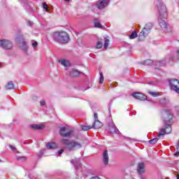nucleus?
<instances>
[{
  "instance_id": "f03ea898",
  "label": "nucleus",
  "mask_w": 179,
  "mask_h": 179,
  "mask_svg": "<svg viewBox=\"0 0 179 179\" xmlns=\"http://www.w3.org/2000/svg\"><path fill=\"white\" fill-rule=\"evenodd\" d=\"M157 8L159 13V18L158 19L159 24L162 29H167V24L163 20L167 17V8L160 0H158L157 3ZM162 17H163V19H162Z\"/></svg>"
},
{
  "instance_id": "a18cd8bd",
  "label": "nucleus",
  "mask_w": 179,
  "mask_h": 179,
  "mask_svg": "<svg viewBox=\"0 0 179 179\" xmlns=\"http://www.w3.org/2000/svg\"><path fill=\"white\" fill-rule=\"evenodd\" d=\"M177 179H179V175L177 176Z\"/></svg>"
},
{
  "instance_id": "f704fd0d",
  "label": "nucleus",
  "mask_w": 179,
  "mask_h": 179,
  "mask_svg": "<svg viewBox=\"0 0 179 179\" xmlns=\"http://www.w3.org/2000/svg\"><path fill=\"white\" fill-rule=\"evenodd\" d=\"M43 9H45V10H48V6H47V3H43Z\"/></svg>"
},
{
  "instance_id": "37998d69",
  "label": "nucleus",
  "mask_w": 179,
  "mask_h": 179,
  "mask_svg": "<svg viewBox=\"0 0 179 179\" xmlns=\"http://www.w3.org/2000/svg\"><path fill=\"white\" fill-rule=\"evenodd\" d=\"M176 149H177L178 150H179V143H177V144H176Z\"/></svg>"
},
{
  "instance_id": "b1692460",
  "label": "nucleus",
  "mask_w": 179,
  "mask_h": 179,
  "mask_svg": "<svg viewBox=\"0 0 179 179\" xmlns=\"http://www.w3.org/2000/svg\"><path fill=\"white\" fill-rule=\"evenodd\" d=\"M138 37V34L136 31H133L131 34L129 36L130 40H134V38H136Z\"/></svg>"
},
{
  "instance_id": "79ce46f5",
  "label": "nucleus",
  "mask_w": 179,
  "mask_h": 179,
  "mask_svg": "<svg viewBox=\"0 0 179 179\" xmlns=\"http://www.w3.org/2000/svg\"><path fill=\"white\" fill-rule=\"evenodd\" d=\"M175 156H176V157H178V156H179V151H177V152L175 153Z\"/></svg>"
},
{
  "instance_id": "39448f33",
  "label": "nucleus",
  "mask_w": 179,
  "mask_h": 179,
  "mask_svg": "<svg viewBox=\"0 0 179 179\" xmlns=\"http://www.w3.org/2000/svg\"><path fill=\"white\" fill-rule=\"evenodd\" d=\"M169 86L171 90H173L178 94H179V80L178 79L173 78L169 80Z\"/></svg>"
},
{
  "instance_id": "9b49d317",
  "label": "nucleus",
  "mask_w": 179,
  "mask_h": 179,
  "mask_svg": "<svg viewBox=\"0 0 179 179\" xmlns=\"http://www.w3.org/2000/svg\"><path fill=\"white\" fill-rule=\"evenodd\" d=\"M131 96L137 100H141L142 101L146 100V95L141 92H134L131 94Z\"/></svg>"
},
{
  "instance_id": "49530a36",
  "label": "nucleus",
  "mask_w": 179,
  "mask_h": 179,
  "mask_svg": "<svg viewBox=\"0 0 179 179\" xmlns=\"http://www.w3.org/2000/svg\"><path fill=\"white\" fill-rule=\"evenodd\" d=\"M176 108H178V109H179V107H178V106H176Z\"/></svg>"
},
{
  "instance_id": "72a5a7b5",
  "label": "nucleus",
  "mask_w": 179,
  "mask_h": 179,
  "mask_svg": "<svg viewBox=\"0 0 179 179\" xmlns=\"http://www.w3.org/2000/svg\"><path fill=\"white\" fill-rule=\"evenodd\" d=\"M17 160H22V162H26V157H17Z\"/></svg>"
},
{
  "instance_id": "20e7f679",
  "label": "nucleus",
  "mask_w": 179,
  "mask_h": 179,
  "mask_svg": "<svg viewBox=\"0 0 179 179\" xmlns=\"http://www.w3.org/2000/svg\"><path fill=\"white\" fill-rule=\"evenodd\" d=\"M153 27V24L151 22H148L145 24V27L143 28L142 31L140 32L138 35V41H143L146 37L149 35V33H150V30H152Z\"/></svg>"
},
{
  "instance_id": "f8f14e48",
  "label": "nucleus",
  "mask_w": 179,
  "mask_h": 179,
  "mask_svg": "<svg viewBox=\"0 0 179 179\" xmlns=\"http://www.w3.org/2000/svg\"><path fill=\"white\" fill-rule=\"evenodd\" d=\"M108 5V0H99L96 3V8H98V9H104V8H106V6H107Z\"/></svg>"
},
{
  "instance_id": "de8ad7c7",
  "label": "nucleus",
  "mask_w": 179,
  "mask_h": 179,
  "mask_svg": "<svg viewBox=\"0 0 179 179\" xmlns=\"http://www.w3.org/2000/svg\"><path fill=\"white\" fill-rule=\"evenodd\" d=\"M0 66H1V63H0Z\"/></svg>"
},
{
  "instance_id": "dca6fc26",
  "label": "nucleus",
  "mask_w": 179,
  "mask_h": 179,
  "mask_svg": "<svg viewBox=\"0 0 179 179\" xmlns=\"http://www.w3.org/2000/svg\"><path fill=\"white\" fill-rule=\"evenodd\" d=\"M80 73H82V72L76 69H71L70 71V76H71V78H76V76H79Z\"/></svg>"
},
{
  "instance_id": "423d86ee",
  "label": "nucleus",
  "mask_w": 179,
  "mask_h": 179,
  "mask_svg": "<svg viewBox=\"0 0 179 179\" xmlns=\"http://www.w3.org/2000/svg\"><path fill=\"white\" fill-rule=\"evenodd\" d=\"M15 41L17 43H20V47L24 52L27 53V50L29 48V46H27V44L26 43V41H24V38H23V36H19L15 38Z\"/></svg>"
},
{
  "instance_id": "58836bf2",
  "label": "nucleus",
  "mask_w": 179,
  "mask_h": 179,
  "mask_svg": "<svg viewBox=\"0 0 179 179\" xmlns=\"http://www.w3.org/2000/svg\"><path fill=\"white\" fill-rule=\"evenodd\" d=\"M64 153V149H61L60 150L58 151V155H61Z\"/></svg>"
},
{
  "instance_id": "473e14b6",
  "label": "nucleus",
  "mask_w": 179,
  "mask_h": 179,
  "mask_svg": "<svg viewBox=\"0 0 179 179\" xmlns=\"http://www.w3.org/2000/svg\"><path fill=\"white\" fill-rule=\"evenodd\" d=\"M103 47V43L100 41H99L97 43H96V48L98 49H100Z\"/></svg>"
},
{
  "instance_id": "2eb2a0df",
  "label": "nucleus",
  "mask_w": 179,
  "mask_h": 179,
  "mask_svg": "<svg viewBox=\"0 0 179 179\" xmlns=\"http://www.w3.org/2000/svg\"><path fill=\"white\" fill-rule=\"evenodd\" d=\"M71 163L72 164H74V166L76 167V169H79V167H80L81 164H80V159L79 158H76L75 159H72L71 161Z\"/></svg>"
},
{
  "instance_id": "4468645a",
  "label": "nucleus",
  "mask_w": 179,
  "mask_h": 179,
  "mask_svg": "<svg viewBox=\"0 0 179 179\" xmlns=\"http://www.w3.org/2000/svg\"><path fill=\"white\" fill-rule=\"evenodd\" d=\"M103 163L106 166L108 164V151L107 150H104L103 153Z\"/></svg>"
},
{
  "instance_id": "ea45409f",
  "label": "nucleus",
  "mask_w": 179,
  "mask_h": 179,
  "mask_svg": "<svg viewBox=\"0 0 179 179\" xmlns=\"http://www.w3.org/2000/svg\"><path fill=\"white\" fill-rule=\"evenodd\" d=\"M10 149H12V150H16V147H15L14 145H10Z\"/></svg>"
},
{
  "instance_id": "5701e85b",
  "label": "nucleus",
  "mask_w": 179,
  "mask_h": 179,
  "mask_svg": "<svg viewBox=\"0 0 179 179\" xmlns=\"http://www.w3.org/2000/svg\"><path fill=\"white\" fill-rule=\"evenodd\" d=\"M6 88L8 90H12V89H15V85H13V83L12 81H10L8 83L7 85L6 86Z\"/></svg>"
},
{
  "instance_id": "f3484780",
  "label": "nucleus",
  "mask_w": 179,
  "mask_h": 179,
  "mask_svg": "<svg viewBox=\"0 0 179 179\" xmlns=\"http://www.w3.org/2000/svg\"><path fill=\"white\" fill-rule=\"evenodd\" d=\"M103 127V123L100 122L99 120H94V122L92 125V128H94V129H99Z\"/></svg>"
},
{
  "instance_id": "4c0bfd02",
  "label": "nucleus",
  "mask_w": 179,
  "mask_h": 179,
  "mask_svg": "<svg viewBox=\"0 0 179 179\" xmlns=\"http://www.w3.org/2000/svg\"><path fill=\"white\" fill-rule=\"evenodd\" d=\"M40 104H41V106H45V101H44V100L41 101Z\"/></svg>"
},
{
  "instance_id": "cd10ccee",
  "label": "nucleus",
  "mask_w": 179,
  "mask_h": 179,
  "mask_svg": "<svg viewBox=\"0 0 179 179\" xmlns=\"http://www.w3.org/2000/svg\"><path fill=\"white\" fill-rule=\"evenodd\" d=\"M153 64V60L152 59H147L143 62L144 65H152Z\"/></svg>"
},
{
  "instance_id": "4be33fe9",
  "label": "nucleus",
  "mask_w": 179,
  "mask_h": 179,
  "mask_svg": "<svg viewBox=\"0 0 179 179\" xmlns=\"http://www.w3.org/2000/svg\"><path fill=\"white\" fill-rule=\"evenodd\" d=\"M30 127H31V128H32V129L41 130L44 128V125H43V124H31Z\"/></svg>"
},
{
  "instance_id": "6ab92c4d",
  "label": "nucleus",
  "mask_w": 179,
  "mask_h": 179,
  "mask_svg": "<svg viewBox=\"0 0 179 179\" xmlns=\"http://www.w3.org/2000/svg\"><path fill=\"white\" fill-rule=\"evenodd\" d=\"M47 149H57L58 148V145L56 143H48L46 144Z\"/></svg>"
},
{
  "instance_id": "6e6552de",
  "label": "nucleus",
  "mask_w": 179,
  "mask_h": 179,
  "mask_svg": "<svg viewBox=\"0 0 179 179\" xmlns=\"http://www.w3.org/2000/svg\"><path fill=\"white\" fill-rule=\"evenodd\" d=\"M0 47H2L4 50H10L13 47V44L9 40L3 39L0 40Z\"/></svg>"
},
{
  "instance_id": "c756f323",
  "label": "nucleus",
  "mask_w": 179,
  "mask_h": 179,
  "mask_svg": "<svg viewBox=\"0 0 179 179\" xmlns=\"http://www.w3.org/2000/svg\"><path fill=\"white\" fill-rule=\"evenodd\" d=\"M44 152H45V150H41L40 152L38 153V157L39 159H41V157H43V155H44Z\"/></svg>"
},
{
  "instance_id": "f257e3e1",
  "label": "nucleus",
  "mask_w": 179,
  "mask_h": 179,
  "mask_svg": "<svg viewBox=\"0 0 179 179\" xmlns=\"http://www.w3.org/2000/svg\"><path fill=\"white\" fill-rule=\"evenodd\" d=\"M173 113H171V110L169 108H165L164 109V111L162 112V119L164 121L165 128H162L159 130V134L158 135L159 138L171 134V125L173 122Z\"/></svg>"
},
{
  "instance_id": "a211bd4d",
  "label": "nucleus",
  "mask_w": 179,
  "mask_h": 179,
  "mask_svg": "<svg viewBox=\"0 0 179 179\" xmlns=\"http://www.w3.org/2000/svg\"><path fill=\"white\" fill-rule=\"evenodd\" d=\"M59 62L62 65H63V66H65V68H66L67 66H71V63L66 59H60L59 60Z\"/></svg>"
},
{
  "instance_id": "9d476101",
  "label": "nucleus",
  "mask_w": 179,
  "mask_h": 179,
  "mask_svg": "<svg viewBox=\"0 0 179 179\" xmlns=\"http://www.w3.org/2000/svg\"><path fill=\"white\" fill-rule=\"evenodd\" d=\"M137 173L141 178H142V175L145 173V164L143 162H139L137 166Z\"/></svg>"
},
{
  "instance_id": "aec40b11",
  "label": "nucleus",
  "mask_w": 179,
  "mask_h": 179,
  "mask_svg": "<svg viewBox=\"0 0 179 179\" xmlns=\"http://www.w3.org/2000/svg\"><path fill=\"white\" fill-rule=\"evenodd\" d=\"M155 66H157L158 68H160L162 66H166V59L155 62Z\"/></svg>"
},
{
  "instance_id": "393cba45",
  "label": "nucleus",
  "mask_w": 179,
  "mask_h": 179,
  "mask_svg": "<svg viewBox=\"0 0 179 179\" xmlns=\"http://www.w3.org/2000/svg\"><path fill=\"white\" fill-rule=\"evenodd\" d=\"M94 27H98L99 29H101L102 26H101V23H100V22H97V20H94Z\"/></svg>"
},
{
  "instance_id": "2f4dec72",
  "label": "nucleus",
  "mask_w": 179,
  "mask_h": 179,
  "mask_svg": "<svg viewBox=\"0 0 179 179\" xmlns=\"http://www.w3.org/2000/svg\"><path fill=\"white\" fill-rule=\"evenodd\" d=\"M100 79H99V83H103L104 82V77L103 76V73H100Z\"/></svg>"
},
{
  "instance_id": "c85d7f7f",
  "label": "nucleus",
  "mask_w": 179,
  "mask_h": 179,
  "mask_svg": "<svg viewBox=\"0 0 179 179\" xmlns=\"http://www.w3.org/2000/svg\"><path fill=\"white\" fill-rule=\"evenodd\" d=\"M109 43H110V40L105 38V42H104V45H103L105 50H106V48H108Z\"/></svg>"
},
{
  "instance_id": "ddd939ff",
  "label": "nucleus",
  "mask_w": 179,
  "mask_h": 179,
  "mask_svg": "<svg viewBox=\"0 0 179 179\" xmlns=\"http://www.w3.org/2000/svg\"><path fill=\"white\" fill-rule=\"evenodd\" d=\"M109 132L110 134H120V130H118V129H117V126H115V124L112 122L109 125Z\"/></svg>"
},
{
  "instance_id": "a19ab883",
  "label": "nucleus",
  "mask_w": 179,
  "mask_h": 179,
  "mask_svg": "<svg viewBox=\"0 0 179 179\" xmlns=\"http://www.w3.org/2000/svg\"><path fill=\"white\" fill-rule=\"evenodd\" d=\"M27 25L28 26H32L33 25V22L31 21H28L27 22Z\"/></svg>"
},
{
  "instance_id": "412c9836",
  "label": "nucleus",
  "mask_w": 179,
  "mask_h": 179,
  "mask_svg": "<svg viewBox=\"0 0 179 179\" xmlns=\"http://www.w3.org/2000/svg\"><path fill=\"white\" fill-rule=\"evenodd\" d=\"M64 34L66 36V38L62 37L61 40H62V43L66 44V43L69 42V35H68V34L66 32H64Z\"/></svg>"
},
{
  "instance_id": "c9c22d12",
  "label": "nucleus",
  "mask_w": 179,
  "mask_h": 179,
  "mask_svg": "<svg viewBox=\"0 0 179 179\" xmlns=\"http://www.w3.org/2000/svg\"><path fill=\"white\" fill-rule=\"evenodd\" d=\"M94 121H98L99 120V117L97 116V113H94Z\"/></svg>"
},
{
  "instance_id": "bb28decb",
  "label": "nucleus",
  "mask_w": 179,
  "mask_h": 179,
  "mask_svg": "<svg viewBox=\"0 0 179 179\" xmlns=\"http://www.w3.org/2000/svg\"><path fill=\"white\" fill-rule=\"evenodd\" d=\"M83 131H89V129H92L93 128L92 126H82L81 127Z\"/></svg>"
},
{
  "instance_id": "a878e982",
  "label": "nucleus",
  "mask_w": 179,
  "mask_h": 179,
  "mask_svg": "<svg viewBox=\"0 0 179 179\" xmlns=\"http://www.w3.org/2000/svg\"><path fill=\"white\" fill-rule=\"evenodd\" d=\"M158 141H159L158 138H155L150 140L148 142L150 145H155V143H157Z\"/></svg>"
},
{
  "instance_id": "e433bc0d",
  "label": "nucleus",
  "mask_w": 179,
  "mask_h": 179,
  "mask_svg": "<svg viewBox=\"0 0 179 179\" xmlns=\"http://www.w3.org/2000/svg\"><path fill=\"white\" fill-rule=\"evenodd\" d=\"M37 45H38V43H37V41H35L34 43H32V47L34 48H36V47H37Z\"/></svg>"
},
{
  "instance_id": "c03bdc74",
  "label": "nucleus",
  "mask_w": 179,
  "mask_h": 179,
  "mask_svg": "<svg viewBox=\"0 0 179 179\" xmlns=\"http://www.w3.org/2000/svg\"><path fill=\"white\" fill-rule=\"evenodd\" d=\"M64 1H66V2H69L70 0H64Z\"/></svg>"
},
{
  "instance_id": "7ed1b4c3",
  "label": "nucleus",
  "mask_w": 179,
  "mask_h": 179,
  "mask_svg": "<svg viewBox=\"0 0 179 179\" xmlns=\"http://www.w3.org/2000/svg\"><path fill=\"white\" fill-rule=\"evenodd\" d=\"M62 145H64L66 152H75L78 149H81L82 144L75 140H69L68 138H62L60 141Z\"/></svg>"
},
{
  "instance_id": "7c9ffc66",
  "label": "nucleus",
  "mask_w": 179,
  "mask_h": 179,
  "mask_svg": "<svg viewBox=\"0 0 179 179\" xmlns=\"http://www.w3.org/2000/svg\"><path fill=\"white\" fill-rule=\"evenodd\" d=\"M148 93L151 94V96H152L153 97H157V96H159V94H157V92H153L149 91Z\"/></svg>"
},
{
  "instance_id": "0eeeda50",
  "label": "nucleus",
  "mask_w": 179,
  "mask_h": 179,
  "mask_svg": "<svg viewBox=\"0 0 179 179\" xmlns=\"http://www.w3.org/2000/svg\"><path fill=\"white\" fill-rule=\"evenodd\" d=\"M73 134V130H69L66 132V127H60L59 134L61 135V136H63V138H71Z\"/></svg>"
},
{
  "instance_id": "1a4fd4ad",
  "label": "nucleus",
  "mask_w": 179,
  "mask_h": 179,
  "mask_svg": "<svg viewBox=\"0 0 179 179\" xmlns=\"http://www.w3.org/2000/svg\"><path fill=\"white\" fill-rule=\"evenodd\" d=\"M62 37H65L66 38V36H65V31H62V32H55L53 34V38L55 41H57V43H62Z\"/></svg>"
}]
</instances>
